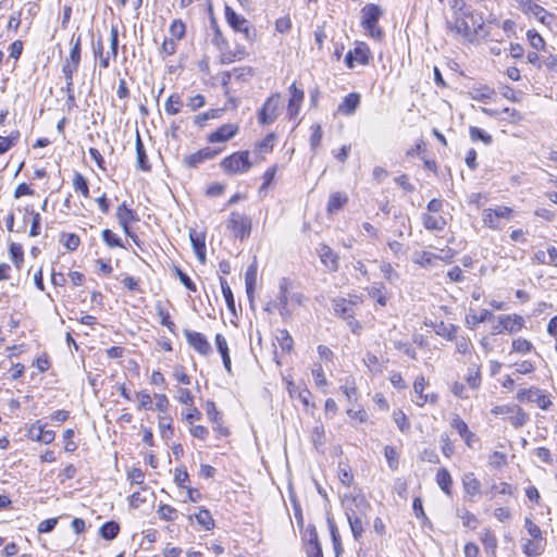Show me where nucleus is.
Wrapping results in <instances>:
<instances>
[{"mask_svg": "<svg viewBox=\"0 0 557 557\" xmlns=\"http://www.w3.org/2000/svg\"><path fill=\"white\" fill-rule=\"evenodd\" d=\"M499 325L502 326L496 334L508 332L510 334L517 333L524 326V319L518 314H502L498 317Z\"/></svg>", "mask_w": 557, "mask_h": 557, "instance_id": "2eb2a0df", "label": "nucleus"}, {"mask_svg": "<svg viewBox=\"0 0 557 557\" xmlns=\"http://www.w3.org/2000/svg\"><path fill=\"white\" fill-rule=\"evenodd\" d=\"M383 11L376 4L369 3L361 10V26L368 32L369 36L381 40L384 36L382 28L377 25Z\"/></svg>", "mask_w": 557, "mask_h": 557, "instance_id": "7ed1b4c3", "label": "nucleus"}, {"mask_svg": "<svg viewBox=\"0 0 557 557\" xmlns=\"http://www.w3.org/2000/svg\"><path fill=\"white\" fill-rule=\"evenodd\" d=\"M72 47L70 50L69 57L65 59L62 64V74L64 79L73 78L74 73L77 72L81 64V53H82V37L78 35L77 37H72Z\"/></svg>", "mask_w": 557, "mask_h": 557, "instance_id": "423d86ee", "label": "nucleus"}, {"mask_svg": "<svg viewBox=\"0 0 557 557\" xmlns=\"http://www.w3.org/2000/svg\"><path fill=\"white\" fill-rule=\"evenodd\" d=\"M225 20L235 32L244 33L249 38V22L228 5H225Z\"/></svg>", "mask_w": 557, "mask_h": 557, "instance_id": "dca6fc26", "label": "nucleus"}, {"mask_svg": "<svg viewBox=\"0 0 557 557\" xmlns=\"http://www.w3.org/2000/svg\"><path fill=\"white\" fill-rule=\"evenodd\" d=\"M519 401L535 403L541 409L546 410L550 405V399L536 387L521 389L517 394Z\"/></svg>", "mask_w": 557, "mask_h": 557, "instance_id": "f8f14e48", "label": "nucleus"}, {"mask_svg": "<svg viewBox=\"0 0 557 557\" xmlns=\"http://www.w3.org/2000/svg\"><path fill=\"white\" fill-rule=\"evenodd\" d=\"M544 549L543 540H527L523 544V553L528 557H537Z\"/></svg>", "mask_w": 557, "mask_h": 557, "instance_id": "7c9ffc66", "label": "nucleus"}, {"mask_svg": "<svg viewBox=\"0 0 557 557\" xmlns=\"http://www.w3.org/2000/svg\"><path fill=\"white\" fill-rule=\"evenodd\" d=\"M184 336L188 345L198 354L202 356H208L211 352V345L203 334L186 329L184 330Z\"/></svg>", "mask_w": 557, "mask_h": 557, "instance_id": "ddd939ff", "label": "nucleus"}, {"mask_svg": "<svg viewBox=\"0 0 557 557\" xmlns=\"http://www.w3.org/2000/svg\"><path fill=\"white\" fill-rule=\"evenodd\" d=\"M211 26L214 32L212 44L216 46L220 50H223L227 46V42L226 39L223 37L222 32L214 18L211 20Z\"/></svg>", "mask_w": 557, "mask_h": 557, "instance_id": "49530a36", "label": "nucleus"}, {"mask_svg": "<svg viewBox=\"0 0 557 557\" xmlns=\"http://www.w3.org/2000/svg\"><path fill=\"white\" fill-rule=\"evenodd\" d=\"M394 421L403 433L409 431L410 423L407 419V416L403 411L399 410L397 412H394Z\"/></svg>", "mask_w": 557, "mask_h": 557, "instance_id": "13d9d810", "label": "nucleus"}, {"mask_svg": "<svg viewBox=\"0 0 557 557\" xmlns=\"http://www.w3.org/2000/svg\"><path fill=\"white\" fill-rule=\"evenodd\" d=\"M483 223L485 226L493 230L500 228L499 219L493 214L492 208L485 209L483 211Z\"/></svg>", "mask_w": 557, "mask_h": 557, "instance_id": "3c124183", "label": "nucleus"}, {"mask_svg": "<svg viewBox=\"0 0 557 557\" xmlns=\"http://www.w3.org/2000/svg\"><path fill=\"white\" fill-rule=\"evenodd\" d=\"M120 533V524L115 521H108L103 523L99 529V534L107 541L114 540Z\"/></svg>", "mask_w": 557, "mask_h": 557, "instance_id": "c756f323", "label": "nucleus"}, {"mask_svg": "<svg viewBox=\"0 0 557 557\" xmlns=\"http://www.w3.org/2000/svg\"><path fill=\"white\" fill-rule=\"evenodd\" d=\"M436 483L446 495L451 494L453 479L446 468L438 469L436 473Z\"/></svg>", "mask_w": 557, "mask_h": 557, "instance_id": "cd10ccee", "label": "nucleus"}, {"mask_svg": "<svg viewBox=\"0 0 557 557\" xmlns=\"http://www.w3.org/2000/svg\"><path fill=\"white\" fill-rule=\"evenodd\" d=\"M158 515L165 521H173L176 518V509L170 505H161L158 509Z\"/></svg>", "mask_w": 557, "mask_h": 557, "instance_id": "6e6d98bb", "label": "nucleus"}, {"mask_svg": "<svg viewBox=\"0 0 557 557\" xmlns=\"http://www.w3.org/2000/svg\"><path fill=\"white\" fill-rule=\"evenodd\" d=\"M289 100L287 106V115L289 119H295L300 110V107L302 104L305 94L304 90L298 88L295 83H293L289 88Z\"/></svg>", "mask_w": 557, "mask_h": 557, "instance_id": "f3484780", "label": "nucleus"}, {"mask_svg": "<svg viewBox=\"0 0 557 557\" xmlns=\"http://www.w3.org/2000/svg\"><path fill=\"white\" fill-rule=\"evenodd\" d=\"M238 126L233 124H224L208 137L210 143H224L236 135Z\"/></svg>", "mask_w": 557, "mask_h": 557, "instance_id": "412c9836", "label": "nucleus"}, {"mask_svg": "<svg viewBox=\"0 0 557 557\" xmlns=\"http://www.w3.org/2000/svg\"><path fill=\"white\" fill-rule=\"evenodd\" d=\"M305 296L301 293L293 292V282L287 277H282L278 282L277 294V309L283 320H288L292 317L289 304L301 306Z\"/></svg>", "mask_w": 557, "mask_h": 557, "instance_id": "f03ea898", "label": "nucleus"}, {"mask_svg": "<svg viewBox=\"0 0 557 557\" xmlns=\"http://www.w3.org/2000/svg\"><path fill=\"white\" fill-rule=\"evenodd\" d=\"M73 187L76 191L82 193L85 197H88L89 189H88V182L87 180L78 172H75L74 178H73Z\"/></svg>", "mask_w": 557, "mask_h": 557, "instance_id": "a18cd8bd", "label": "nucleus"}, {"mask_svg": "<svg viewBox=\"0 0 557 557\" xmlns=\"http://www.w3.org/2000/svg\"><path fill=\"white\" fill-rule=\"evenodd\" d=\"M103 242L110 247H121L124 248V245L122 244L121 239L114 234L111 230H103L101 233Z\"/></svg>", "mask_w": 557, "mask_h": 557, "instance_id": "8fccbe9b", "label": "nucleus"}, {"mask_svg": "<svg viewBox=\"0 0 557 557\" xmlns=\"http://www.w3.org/2000/svg\"><path fill=\"white\" fill-rule=\"evenodd\" d=\"M281 106V95L278 92L272 94L263 103L258 112V122L261 125H269L273 123L278 116V109Z\"/></svg>", "mask_w": 557, "mask_h": 557, "instance_id": "0eeeda50", "label": "nucleus"}, {"mask_svg": "<svg viewBox=\"0 0 557 557\" xmlns=\"http://www.w3.org/2000/svg\"><path fill=\"white\" fill-rule=\"evenodd\" d=\"M21 137L20 132L13 131L9 136H0V154L9 151L13 146H15Z\"/></svg>", "mask_w": 557, "mask_h": 557, "instance_id": "72a5a7b5", "label": "nucleus"}, {"mask_svg": "<svg viewBox=\"0 0 557 557\" xmlns=\"http://www.w3.org/2000/svg\"><path fill=\"white\" fill-rule=\"evenodd\" d=\"M527 37H528V40H529L530 45L534 49L539 50V49L544 48L545 41L542 38V36L540 34H537L535 30H528Z\"/></svg>", "mask_w": 557, "mask_h": 557, "instance_id": "052dcab7", "label": "nucleus"}, {"mask_svg": "<svg viewBox=\"0 0 557 557\" xmlns=\"http://www.w3.org/2000/svg\"><path fill=\"white\" fill-rule=\"evenodd\" d=\"M342 505L345 510L352 536L359 541L368 523V511L370 504L362 494H345L342 497Z\"/></svg>", "mask_w": 557, "mask_h": 557, "instance_id": "f257e3e1", "label": "nucleus"}, {"mask_svg": "<svg viewBox=\"0 0 557 557\" xmlns=\"http://www.w3.org/2000/svg\"><path fill=\"white\" fill-rule=\"evenodd\" d=\"M116 219L119 224H129L132 221L137 220L133 210L128 209L125 202L117 207Z\"/></svg>", "mask_w": 557, "mask_h": 557, "instance_id": "e433bc0d", "label": "nucleus"}, {"mask_svg": "<svg viewBox=\"0 0 557 557\" xmlns=\"http://www.w3.org/2000/svg\"><path fill=\"white\" fill-rule=\"evenodd\" d=\"M257 283V263L252 262L245 273L246 294L251 307L253 306L255 288Z\"/></svg>", "mask_w": 557, "mask_h": 557, "instance_id": "5701e85b", "label": "nucleus"}, {"mask_svg": "<svg viewBox=\"0 0 557 557\" xmlns=\"http://www.w3.org/2000/svg\"><path fill=\"white\" fill-rule=\"evenodd\" d=\"M182 107H183V102H182L181 97L176 94H173L165 101L164 110L168 114L174 115L181 111Z\"/></svg>", "mask_w": 557, "mask_h": 557, "instance_id": "4c0bfd02", "label": "nucleus"}, {"mask_svg": "<svg viewBox=\"0 0 557 557\" xmlns=\"http://www.w3.org/2000/svg\"><path fill=\"white\" fill-rule=\"evenodd\" d=\"M509 420L512 426L520 429L529 421V414L521 407L516 405Z\"/></svg>", "mask_w": 557, "mask_h": 557, "instance_id": "f704fd0d", "label": "nucleus"}, {"mask_svg": "<svg viewBox=\"0 0 557 557\" xmlns=\"http://www.w3.org/2000/svg\"><path fill=\"white\" fill-rule=\"evenodd\" d=\"M519 8L525 13L533 15L537 21L544 25H549L554 18L553 14L547 12L543 7L535 3L533 0H516Z\"/></svg>", "mask_w": 557, "mask_h": 557, "instance_id": "1a4fd4ad", "label": "nucleus"}, {"mask_svg": "<svg viewBox=\"0 0 557 557\" xmlns=\"http://www.w3.org/2000/svg\"><path fill=\"white\" fill-rule=\"evenodd\" d=\"M385 287L382 283H376L368 289L369 296L381 306L386 305Z\"/></svg>", "mask_w": 557, "mask_h": 557, "instance_id": "58836bf2", "label": "nucleus"}, {"mask_svg": "<svg viewBox=\"0 0 557 557\" xmlns=\"http://www.w3.org/2000/svg\"><path fill=\"white\" fill-rule=\"evenodd\" d=\"M276 339L282 350L287 352L292 350L294 341L287 330H280Z\"/></svg>", "mask_w": 557, "mask_h": 557, "instance_id": "c03bdc74", "label": "nucleus"}, {"mask_svg": "<svg viewBox=\"0 0 557 557\" xmlns=\"http://www.w3.org/2000/svg\"><path fill=\"white\" fill-rule=\"evenodd\" d=\"M524 527L532 539L543 540L540 527L535 524L530 518L524 519Z\"/></svg>", "mask_w": 557, "mask_h": 557, "instance_id": "4d7b16f0", "label": "nucleus"}, {"mask_svg": "<svg viewBox=\"0 0 557 557\" xmlns=\"http://www.w3.org/2000/svg\"><path fill=\"white\" fill-rule=\"evenodd\" d=\"M189 238L194 248V251L201 263L206 262V243L205 235L202 233H198L195 230H190Z\"/></svg>", "mask_w": 557, "mask_h": 557, "instance_id": "4be33fe9", "label": "nucleus"}, {"mask_svg": "<svg viewBox=\"0 0 557 557\" xmlns=\"http://www.w3.org/2000/svg\"><path fill=\"white\" fill-rule=\"evenodd\" d=\"M252 166L249 161V151H237L224 158L221 168L227 174H242L248 172Z\"/></svg>", "mask_w": 557, "mask_h": 557, "instance_id": "39448f33", "label": "nucleus"}, {"mask_svg": "<svg viewBox=\"0 0 557 557\" xmlns=\"http://www.w3.org/2000/svg\"><path fill=\"white\" fill-rule=\"evenodd\" d=\"M421 222L428 231H443L447 224L446 219L442 215H431L423 213L421 215Z\"/></svg>", "mask_w": 557, "mask_h": 557, "instance_id": "393cba45", "label": "nucleus"}, {"mask_svg": "<svg viewBox=\"0 0 557 557\" xmlns=\"http://www.w3.org/2000/svg\"><path fill=\"white\" fill-rule=\"evenodd\" d=\"M355 302L345 298L333 300L334 311L337 315L347 321V324L354 333L360 329V324L355 320Z\"/></svg>", "mask_w": 557, "mask_h": 557, "instance_id": "6e6552de", "label": "nucleus"}, {"mask_svg": "<svg viewBox=\"0 0 557 557\" xmlns=\"http://www.w3.org/2000/svg\"><path fill=\"white\" fill-rule=\"evenodd\" d=\"M461 482L462 488L469 500L472 502L476 496L481 495V482L476 479L473 472L465 473Z\"/></svg>", "mask_w": 557, "mask_h": 557, "instance_id": "a211bd4d", "label": "nucleus"}, {"mask_svg": "<svg viewBox=\"0 0 557 557\" xmlns=\"http://www.w3.org/2000/svg\"><path fill=\"white\" fill-rule=\"evenodd\" d=\"M469 133H470V138L474 141V140H482L485 145H490L492 143V136L486 134L483 129L476 127V126H471L469 128Z\"/></svg>", "mask_w": 557, "mask_h": 557, "instance_id": "603ef678", "label": "nucleus"}, {"mask_svg": "<svg viewBox=\"0 0 557 557\" xmlns=\"http://www.w3.org/2000/svg\"><path fill=\"white\" fill-rule=\"evenodd\" d=\"M428 385L424 376H418L413 383V393L416 395L414 403L419 407H423L428 403L426 394H424V389Z\"/></svg>", "mask_w": 557, "mask_h": 557, "instance_id": "a878e982", "label": "nucleus"}, {"mask_svg": "<svg viewBox=\"0 0 557 557\" xmlns=\"http://www.w3.org/2000/svg\"><path fill=\"white\" fill-rule=\"evenodd\" d=\"M384 456L392 470H397L399 466V455L393 446H385Z\"/></svg>", "mask_w": 557, "mask_h": 557, "instance_id": "37998d69", "label": "nucleus"}, {"mask_svg": "<svg viewBox=\"0 0 557 557\" xmlns=\"http://www.w3.org/2000/svg\"><path fill=\"white\" fill-rule=\"evenodd\" d=\"M371 58V51L367 44L357 42L352 50H349L345 57L347 67L354 69L357 62L360 65H368Z\"/></svg>", "mask_w": 557, "mask_h": 557, "instance_id": "9d476101", "label": "nucleus"}, {"mask_svg": "<svg viewBox=\"0 0 557 557\" xmlns=\"http://www.w3.org/2000/svg\"><path fill=\"white\" fill-rule=\"evenodd\" d=\"M9 251L14 265L17 270H21L24 262V252L22 246L20 244L12 243L10 245Z\"/></svg>", "mask_w": 557, "mask_h": 557, "instance_id": "a19ab883", "label": "nucleus"}, {"mask_svg": "<svg viewBox=\"0 0 557 557\" xmlns=\"http://www.w3.org/2000/svg\"><path fill=\"white\" fill-rule=\"evenodd\" d=\"M220 285H221L222 294L224 296V299L226 301L228 310L231 312L235 313L236 312L235 299H234V295L232 293V289H231L227 281L224 277H220Z\"/></svg>", "mask_w": 557, "mask_h": 557, "instance_id": "c9c22d12", "label": "nucleus"}, {"mask_svg": "<svg viewBox=\"0 0 557 557\" xmlns=\"http://www.w3.org/2000/svg\"><path fill=\"white\" fill-rule=\"evenodd\" d=\"M342 391L348 401H352L354 399H356L357 389L354 380H351L350 382V380L347 379L345 385L342 386Z\"/></svg>", "mask_w": 557, "mask_h": 557, "instance_id": "0e129e2a", "label": "nucleus"}, {"mask_svg": "<svg viewBox=\"0 0 557 557\" xmlns=\"http://www.w3.org/2000/svg\"><path fill=\"white\" fill-rule=\"evenodd\" d=\"M451 426L457 431L460 437H463L469 432L467 423L458 414L453 418Z\"/></svg>", "mask_w": 557, "mask_h": 557, "instance_id": "680f3d73", "label": "nucleus"}, {"mask_svg": "<svg viewBox=\"0 0 557 557\" xmlns=\"http://www.w3.org/2000/svg\"><path fill=\"white\" fill-rule=\"evenodd\" d=\"M493 214L497 216L499 220H510L512 218L513 210L506 206H498L496 208H492Z\"/></svg>", "mask_w": 557, "mask_h": 557, "instance_id": "69168bd1", "label": "nucleus"}, {"mask_svg": "<svg viewBox=\"0 0 557 557\" xmlns=\"http://www.w3.org/2000/svg\"><path fill=\"white\" fill-rule=\"evenodd\" d=\"M227 227L234 232L235 236L243 239L250 234L251 221L238 212H232L228 218Z\"/></svg>", "mask_w": 557, "mask_h": 557, "instance_id": "9b49d317", "label": "nucleus"}, {"mask_svg": "<svg viewBox=\"0 0 557 557\" xmlns=\"http://www.w3.org/2000/svg\"><path fill=\"white\" fill-rule=\"evenodd\" d=\"M46 424L37 420L27 430V436L32 441H36L42 444H50L54 441L55 433L52 430H46Z\"/></svg>", "mask_w": 557, "mask_h": 557, "instance_id": "4468645a", "label": "nucleus"}, {"mask_svg": "<svg viewBox=\"0 0 557 557\" xmlns=\"http://www.w3.org/2000/svg\"><path fill=\"white\" fill-rule=\"evenodd\" d=\"M311 131L312 132H311V136H310V147H311L312 151L315 152L321 144V140H322V136H323L322 127L320 124H313L311 126Z\"/></svg>", "mask_w": 557, "mask_h": 557, "instance_id": "de8ad7c7", "label": "nucleus"}, {"mask_svg": "<svg viewBox=\"0 0 557 557\" xmlns=\"http://www.w3.org/2000/svg\"><path fill=\"white\" fill-rule=\"evenodd\" d=\"M159 428L161 436L165 440H169L173 436L174 430L172 428V419L168 416L159 417Z\"/></svg>", "mask_w": 557, "mask_h": 557, "instance_id": "79ce46f5", "label": "nucleus"}, {"mask_svg": "<svg viewBox=\"0 0 557 557\" xmlns=\"http://www.w3.org/2000/svg\"><path fill=\"white\" fill-rule=\"evenodd\" d=\"M216 153L218 151L212 150L210 147H206L195 153L186 156L184 158V163L189 168H197L205 161L213 159Z\"/></svg>", "mask_w": 557, "mask_h": 557, "instance_id": "6ab92c4d", "label": "nucleus"}, {"mask_svg": "<svg viewBox=\"0 0 557 557\" xmlns=\"http://www.w3.org/2000/svg\"><path fill=\"white\" fill-rule=\"evenodd\" d=\"M197 522L207 531L214 528V520L207 509H200L198 513L195 515Z\"/></svg>", "mask_w": 557, "mask_h": 557, "instance_id": "ea45409f", "label": "nucleus"}, {"mask_svg": "<svg viewBox=\"0 0 557 557\" xmlns=\"http://www.w3.org/2000/svg\"><path fill=\"white\" fill-rule=\"evenodd\" d=\"M308 557H323L322 547L318 539V534L315 530H312L310 533V539L308 542L307 548Z\"/></svg>", "mask_w": 557, "mask_h": 557, "instance_id": "473e14b6", "label": "nucleus"}, {"mask_svg": "<svg viewBox=\"0 0 557 557\" xmlns=\"http://www.w3.org/2000/svg\"><path fill=\"white\" fill-rule=\"evenodd\" d=\"M394 348L401 350L405 355H407L411 359H417V351L412 347V345L408 342L394 341Z\"/></svg>", "mask_w": 557, "mask_h": 557, "instance_id": "5fc2aeb1", "label": "nucleus"}, {"mask_svg": "<svg viewBox=\"0 0 557 557\" xmlns=\"http://www.w3.org/2000/svg\"><path fill=\"white\" fill-rule=\"evenodd\" d=\"M361 97L358 92H350L344 97L337 107V112L343 115H351L360 104Z\"/></svg>", "mask_w": 557, "mask_h": 557, "instance_id": "aec40b11", "label": "nucleus"}, {"mask_svg": "<svg viewBox=\"0 0 557 557\" xmlns=\"http://www.w3.org/2000/svg\"><path fill=\"white\" fill-rule=\"evenodd\" d=\"M169 32H170L171 36L173 37L172 39L180 40L185 36L186 26L182 20H174L170 25Z\"/></svg>", "mask_w": 557, "mask_h": 557, "instance_id": "09e8293b", "label": "nucleus"}, {"mask_svg": "<svg viewBox=\"0 0 557 557\" xmlns=\"http://www.w3.org/2000/svg\"><path fill=\"white\" fill-rule=\"evenodd\" d=\"M446 26L449 32L470 38L482 27V23H475L468 12H461L454 21H447Z\"/></svg>", "mask_w": 557, "mask_h": 557, "instance_id": "20e7f679", "label": "nucleus"}, {"mask_svg": "<svg viewBox=\"0 0 557 557\" xmlns=\"http://www.w3.org/2000/svg\"><path fill=\"white\" fill-rule=\"evenodd\" d=\"M438 258L440 257L429 251H417L413 257V262L428 269L434 267V261Z\"/></svg>", "mask_w": 557, "mask_h": 557, "instance_id": "2f4dec72", "label": "nucleus"}, {"mask_svg": "<svg viewBox=\"0 0 557 557\" xmlns=\"http://www.w3.org/2000/svg\"><path fill=\"white\" fill-rule=\"evenodd\" d=\"M312 376H313V380H314L317 386L321 387V386H325L327 384L322 366H320V364L314 366V368L312 369Z\"/></svg>", "mask_w": 557, "mask_h": 557, "instance_id": "e2e57ef3", "label": "nucleus"}, {"mask_svg": "<svg viewBox=\"0 0 557 557\" xmlns=\"http://www.w3.org/2000/svg\"><path fill=\"white\" fill-rule=\"evenodd\" d=\"M136 159L138 169H140L141 171L150 170V164L148 162L146 150L138 132L136 134Z\"/></svg>", "mask_w": 557, "mask_h": 557, "instance_id": "bb28decb", "label": "nucleus"}, {"mask_svg": "<svg viewBox=\"0 0 557 557\" xmlns=\"http://www.w3.org/2000/svg\"><path fill=\"white\" fill-rule=\"evenodd\" d=\"M292 28V21L289 18V16H282L280 18L276 20L275 22V29L278 32V33H287L289 29Z\"/></svg>", "mask_w": 557, "mask_h": 557, "instance_id": "338daca9", "label": "nucleus"}, {"mask_svg": "<svg viewBox=\"0 0 557 557\" xmlns=\"http://www.w3.org/2000/svg\"><path fill=\"white\" fill-rule=\"evenodd\" d=\"M533 348V345L524 338H516L512 341V350L517 352H529Z\"/></svg>", "mask_w": 557, "mask_h": 557, "instance_id": "bf43d9fd", "label": "nucleus"}, {"mask_svg": "<svg viewBox=\"0 0 557 557\" xmlns=\"http://www.w3.org/2000/svg\"><path fill=\"white\" fill-rule=\"evenodd\" d=\"M348 201V198L345 194L335 191L330 195L329 201H327V212L334 213L338 210H341Z\"/></svg>", "mask_w": 557, "mask_h": 557, "instance_id": "c85d7f7f", "label": "nucleus"}, {"mask_svg": "<svg viewBox=\"0 0 557 557\" xmlns=\"http://www.w3.org/2000/svg\"><path fill=\"white\" fill-rule=\"evenodd\" d=\"M338 479L345 486L349 487L354 482V474L351 472V469L346 465H339Z\"/></svg>", "mask_w": 557, "mask_h": 557, "instance_id": "864d4df0", "label": "nucleus"}, {"mask_svg": "<svg viewBox=\"0 0 557 557\" xmlns=\"http://www.w3.org/2000/svg\"><path fill=\"white\" fill-rule=\"evenodd\" d=\"M57 523H58L57 518L46 519L39 523L37 530L39 533H49L55 528Z\"/></svg>", "mask_w": 557, "mask_h": 557, "instance_id": "774afa93", "label": "nucleus"}, {"mask_svg": "<svg viewBox=\"0 0 557 557\" xmlns=\"http://www.w3.org/2000/svg\"><path fill=\"white\" fill-rule=\"evenodd\" d=\"M321 262L329 269L335 271L338 267V257L327 245H321L319 248Z\"/></svg>", "mask_w": 557, "mask_h": 557, "instance_id": "b1692460", "label": "nucleus"}]
</instances>
